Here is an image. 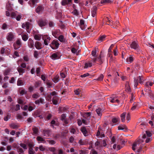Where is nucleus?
<instances>
[{"label": "nucleus", "mask_w": 154, "mask_h": 154, "mask_svg": "<svg viewBox=\"0 0 154 154\" xmlns=\"http://www.w3.org/2000/svg\"><path fill=\"white\" fill-rule=\"evenodd\" d=\"M142 139H139L133 144L132 149L134 151L136 150L137 152H140L142 147L141 143L143 142V139H146L145 142L146 143L149 142L152 140V133L149 131H146V133L143 135Z\"/></svg>", "instance_id": "nucleus-1"}, {"label": "nucleus", "mask_w": 154, "mask_h": 154, "mask_svg": "<svg viewBox=\"0 0 154 154\" xmlns=\"http://www.w3.org/2000/svg\"><path fill=\"white\" fill-rule=\"evenodd\" d=\"M6 8L7 10L5 12L6 15L7 17H10L11 16L12 18H16L18 13L17 11L13 12L11 14L10 13L13 10L12 5L8 3L7 4Z\"/></svg>", "instance_id": "nucleus-2"}, {"label": "nucleus", "mask_w": 154, "mask_h": 154, "mask_svg": "<svg viewBox=\"0 0 154 154\" xmlns=\"http://www.w3.org/2000/svg\"><path fill=\"white\" fill-rule=\"evenodd\" d=\"M121 96L122 98H124L125 96L124 94L122 93L121 95L120 94L114 95L110 98L108 99V100L112 103H119L120 100H122V99H121Z\"/></svg>", "instance_id": "nucleus-3"}, {"label": "nucleus", "mask_w": 154, "mask_h": 154, "mask_svg": "<svg viewBox=\"0 0 154 154\" xmlns=\"http://www.w3.org/2000/svg\"><path fill=\"white\" fill-rule=\"evenodd\" d=\"M90 3L92 4L94 2L93 0H89ZM97 2L95 4H97L99 6H101L103 5H104L106 3H110L112 2V0H94Z\"/></svg>", "instance_id": "nucleus-4"}, {"label": "nucleus", "mask_w": 154, "mask_h": 154, "mask_svg": "<svg viewBox=\"0 0 154 154\" xmlns=\"http://www.w3.org/2000/svg\"><path fill=\"white\" fill-rule=\"evenodd\" d=\"M130 47L131 48L134 49L137 51V54L139 53L141 51L140 46L137 42L135 41L132 42L130 45Z\"/></svg>", "instance_id": "nucleus-5"}, {"label": "nucleus", "mask_w": 154, "mask_h": 154, "mask_svg": "<svg viewBox=\"0 0 154 154\" xmlns=\"http://www.w3.org/2000/svg\"><path fill=\"white\" fill-rule=\"evenodd\" d=\"M42 38L44 40V43L45 45H48L50 42L51 38L47 35L42 36Z\"/></svg>", "instance_id": "nucleus-6"}, {"label": "nucleus", "mask_w": 154, "mask_h": 154, "mask_svg": "<svg viewBox=\"0 0 154 154\" xmlns=\"http://www.w3.org/2000/svg\"><path fill=\"white\" fill-rule=\"evenodd\" d=\"M59 45L58 41L57 40H54L51 44L50 45V47L53 49H55L57 48Z\"/></svg>", "instance_id": "nucleus-7"}, {"label": "nucleus", "mask_w": 154, "mask_h": 154, "mask_svg": "<svg viewBox=\"0 0 154 154\" xmlns=\"http://www.w3.org/2000/svg\"><path fill=\"white\" fill-rule=\"evenodd\" d=\"M139 82L140 83H142L143 82V81L141 79L140 76H139L137 78L134 79V87L136 88L138 85V82Z\"/></svg>", "instance_id": "nucleus-8"}, {"label": "nucleus", "mask_w": 154, "mask_h": 154, "mask_svg": "<svg viewBox=\"0 0 154 154\" xmlns=\"http://www.w3.org/2000/svg\"><path fill=\"white\" fill-rule=\"evenodd\" d=\"M61 56V54L60 53L56 52L52 54L51 57L53 60H57L59 59Z\"/></svg>", "instance_id": "nucleus-9"}, {"label": "nucleus", "mask_w": 154, "mask_h": 154, "mask_svg": "<svg viewBox=\"0 0 154 154\" xmlns=\"http://www.w3.org/2000/svg\"><path fill=\"white\" fill-rule=\"evenodd\" d=\"M14 34L12 32H10L7 34L6 38L8 41H11L14 39Z\"/></svg>", "instance_id": "nucleus-10"}, {"label": "nucleus", "mask_w": 154, "mask_h": 154, "mask_svg": "<svg viewBox=\"0 0 154 154\" xmlns=\"http://www.w3.org/2000/svg\"><path fill=\"white\" fill-rule=\"evenodd\" d=\"M30 23L29 22H25L23 24L22 27L24 29H26L27 32L29 33V28Z\"/></svg>", "instance_id": "nucleus-11"}, {"label": "nucleus", "mask_w": 154, "mask_h": 154, "mask_svg": "<svg viewBox=\"0 0 154 154\" xmlns=\"http://www.w3.org/2000/svg\"><path fill=\"white\" fill-rule=\"evenodd\" d=\"M21 43L20 39L17 40L16 42L14 44V48L15 49H17L21 46Z\"/></svg>", "instance_id": "nucleus-12"}, {"label": "nucleus", "mask_w": 154, "mask_h": 154, "mask_svg": "<svg viewBox=\"0 0 154 154\" xmlns=\"http://www.w3.org/2000/svg\"><path fill=\"white\" fill-rule=\"evenodd\" d=\"M10 52V49L7 48H2L1 50V53L2 54H8Z\"/></svg>", "instance_id": "nucleus-13"}, {"label": "nucleus", "mask_w": 154, "mask_h": 154, "mask_svg": "<svg viewBox=\"0 0 154 154\" xmlns=\"http://www.w3.org/2000/svg\"><path fill=\"white\" fill-rule=\"evenodd\" d=\"M97 9V7L96 6H94L92 9L91 12V16L93 17H96Z\"/></svg>", "instance_id": "nucleus-14"}, {"label": "nucleus", "mask_w": 154, "mask_h": 154, "mask_svg": "<svg viewBox=\"0 0 154 154\" xmlns=\"http://www.w3.org/2000/svg\"><path fill=\"white\" fill-rule=\"evenodd\" d=\"M153 83V82H152L148 81L146 82V83L145 84V91H146V89L147 90H148L149 89H150L149 88V86H151L152 85V84Z\"/></svg>", "instance_id": "nucleus-15"}, {"label": "nucleus", "mask_w": 154, "mask_h": 154, "mask_svg": "<svg viewBox=\"0 0 154 154\" xmlns=\"http://www.w3.org/2000/svg\"><path fill=\"white\" fill-rule=\"evenodd\" d=\"M96 112L98 117V118L100 119L102 116V113L103 112V110L100 108H98L96 109Z\"/></svg>", "instance_id": "nucleus-16"}, {"label": "nucleus", "mask_w": 154, "mask_h": 154, "mask_svg": "<svg viewBox=\"0 0 154 154\" xmlns=\"http://www.w3.org/2000/svg\"><path fill=\"white\" fill-rule=\"evenodd\" d=\"M146 92L147 93L149 96L152 99L154 100V92H152L150 89L147 90L146 89Z\"/></svg>", "instance_id": "nucleus-17"}, {"label": "nucleus", "mask_w": 154, "mask_h": 154, "mask_svg": "<svg viewBox=\"0 0 154 154\" xmlns=\"http://www.w3.org/2000/svg\"><path fill=\"white\" fill-rule=\"evenodd\" d=\"M38 2V0H30L28 3L31 7H33Z\"/></svg>", "instance_id": "nucleus-18"}, {"label": "nucleus", "mask_w": 154, "mask_h": 154, "mask_svg": "<svg viewBox=\"0 0 154 154\" xmlns=\"http://www.w3.org/2000/svg\"><path fill=\"white\" fill-rule=\"evenodd\" d=\"M38 23L39 26L42 27L45 26L47 24V22L46 20H40L38 22Z\"/></svg>", "instance_id": "nucleus-19"}, {"label": "nucleus", "mask_w": 154, "mask_h": 154, "mask_svg": "<svg viewBox=\"0 0 154 154\" xmlns=\"http://www.w3.org/2000/svg\"><path fill=\"white\" fill-rule=\"evenodd\" d=\"M103 60V57H101V55H100L98 57L95 58L94 60V62H98L100 64H101L102 63Z\"/></svg>", "instance_id": "nucleus-20"}, {"label": "nucleus", "mask_w": 154, "mask_h": 154, "mask_svg": "<svg viewBox=\"0 0 154 154\" xmlns=\"http://www.w3.org/2000/svg\"><path fill=\"white\" fill-rule=\"evenodd\" d=\"M140 106V103H134L133 104V106L131 108V110H135L137 109Z\"/></svg>", "instance_id": "nucleus-21"}, {"label": "nucleus", "mask_w": 154, "mask_h": 154, "mask_svg": "<svg viewBox=\"0 0 154 154\" xmlns=\"http://www.w3.org/2000/svg\"><path fill=\"white\" fill-rule=\"evenodd\" d=\"M34 44L33 41L31 38H29L28 41V45L30 48H32L33 47Z\"/></svg>", "instance_id": "nucleus-22"}, {"label": "nucleus", "mask_w": 154, "mask_h": 154, "mask_svg": "<svg viewBox=\"0 0 154 154\" xmlns=\"http://www.w3.org/2000/svg\"><path fill=\"white\" fill-rule=\"evenodd\" d=\"M44 7L42 6H39L36 8V12L39 14L41 12L44 10Z\"/></svg>", "instance_id": "nucleus-23"}, {"label": "nucleus", "mask_w": 154, "mask_h": 154, "mask_svg": "<svg viewBox=\"0 0 154 154\" xmlns=\"http://www.w3.org/2000/svg\"><path fill=\"white\" fill-rule=\"evenodd\" d=\"M59 100V98L57 96H54L53 97L52 102L54 105H57L58 104Z\"/></svg>", "instance_id": "nucleus-24"}, {"label": "nucleus", "mask_w": 154, "mask_h": 154, "mask_svg": "<svg viewBox=\"0 0 154 154\" xmlns=\"http://www.w3.org/2000/svg\"><path fill=\"white\" fill-rule=\"evenodd\" d=\"M125 88L126 91L128 93H130L131 91V89L129 83L127 82L125 85Z\"/></svg>", "instance_id": "nucleus-25"}, {"label": "nucleus", "mask_w": 154, "mask_h": 154, "mask_svg": "<svg viewBox=\"0 0 154 154\" xmlns=\"http://www.w3.org/2000/svg\"><path fill=\"white\" fill-rule=\"evenodd\" d=\"M36 139L37 140L38 142V143H45L46 142V141L44 140V139L42 137L40 136H38L36 138Z\"/></svg>", "instance_id": "nucleus-26"}, {"label": "nucleus", "mask_w": 154, "mask_h": 154, "mask_svg": "<svg viewBox=\"0 0 154 154\" xmlns=\"http://www.w3.org/2000/svg\"><path fill=\"white\" fill-rule=\"evenodd\" d=\"M118 129L119 130H122L126 131L127 129V127L125 125H121L118 127Z\"/></svg>", "instance_id": "nucleus-27"}, {"label": "nucleus", "mask_w": 154, "mask_h": 154, "mask_svg": "<svg viewBox=\"0 0 154 154\" xmlns=\"http://www.w3.org/2000/svg\"><path fill=\"white\" fill-rule=\"evenodd\" d=\"M35 45L36 48L38 49H40L42 48V44L39 42H36Z\"/></svg>", "instance_id": "nucleus-28"}, {"label": "nucleus", "mask_w": 154, "mask_h": 154, "mask_svg": "<svg viewBox=\"0 0 154 154\" xmlns=\"http://www.w3.org/2000/svg\"><path fill=\"white\" fill-rule=\"evenodd\" d=\"M29 154H34L35 152L33 149L32 147L33 146L32 144H30L29 145Z\"/></svg>", "instance_id": "nucleus-29"}, {"label": "nucleus", "mask_w": 154, "mask_h": 154, "mask_svg": "<svg viewBox=\"0 0 154 154\" xmlns=\"http://www.w3.org/2000/svg\"><path fill=\"white\" fill-rule=\"evenodd\" d=\"M92 65V63L91 62H88L86 63L85 64L84 68L87 69L91 67Z\"/></svg>", "instance_id": "nucleus-30"}, {"label": "nucleus", "mask_w": 154, "mask_h": 154, "mask_svg": "<svg viewBox=\"0 0 154 154\" xmlns=\"http://www.w3.org/2000/svg\"><path fill=\"white\" fill-rule=\"evenodd\" d=\"M134 59V57L132 55H130L129 58L127 59V62L128 63H131L133 61Z\"/></svg>", "instance_id": "nucleus-31"}, {"label": "nucleus", "mask_w": 154, "mask_h": 154, "mask_svg": "<svg viewBox=\"0 0 154 154\" xmlns=\"http://www.w3.org/2000/svg\"><path fill=\"white\" fill-rule=\"evenodd\" d=\"M42 35H43L39 34H35L34 36V38L35 40L39 41Z\"/></svg>", "instance_id": "nucleus-32"}, {"label": "nucleus", "mask_w": 154, "mask_h": 154, "mask_svg": "<svg viewBox=\"0 0 154 154\" xmlns=\"http://www.w3.org/2000/svg\"><path fill=\"white\" fill-rule=\"evenodd\" d=\"M85 23L84 21L83 20H81L80 21V22L79 24V25L82 30L84 29V26Z\"/></svg>", "instance_id": "nucleus-33"}, {"label": "nucleus", "mask_w": 154, "mask_h": 154, "mask_svg": "<svg viewBox=\"0 0 154 154\" xmlns=\"http://www.w3.org/2000/svg\"><path fill=\"white\" fill-rule=\"evenodd\" d=\"M21 36L23 40L24 41H26L28 38V35L26 34H23L21 35Z\"/></svg>", "instance_id": "nucleus-34"}, {"label": "nucleus", "mask_w": 154, "mask_h": 154, "mask_svg": "<svg viewBox=\"0 0 154 154\" xmlns=\"http://www.w3.org/2000/svg\"><path fill=\"white\" fill-rule=\"evenodd\" d=\"M121 120L122 122H124L125 120V118L126 117V113L125 112H123L121 115Z\"/></svg>", "instance_id": "nucleus-35"}, {"label": "nucleus", "mask_w": 154, "mask_h": 154, "mask_svg": "<svg viewBox=\"0 0 154 154\" xmlns=\"http://www.w3.org/2000/svg\"><path fill=\"white\" fill-rule=\"evenodd\" d=\"M81 131L85 136H86L88 135L87 131L85 128H82L81 129Z\"/></svg>", "instance_id": "nucleus-36"}, {"label": "nucleus", "mask_w": 154, "mask_h": 154, "mask_svg": "<svg viewBox=\"0 0 154 154\" xmlns=\"http://www.w3.org/2000/svg\"><path fill=\"white\" fill-rule=\"evenodd\" d=\"M11 69L8 68L6 69L5 71H4L3 72V74L4 75H7L9 74V73L11 72Z\"/></svg>", "instance_id": "nucleus-37"}, {"label": "nucleus", "mask_w": 154, "mask_h": 154, "mask_svg": "<svg viewBox=\"0 0 154 154\" xmlns=\"http://www.w3.org/2000/svg\"><path fill=\"white\" fill-rule=\"evenodd\" d=\"M66 116L65 114H63L61 116V119L62 121H63L66 124L68 123L67 120L66 119Z\"/></svg>", "instance_id": "nucleus-38"}, {"label": "nucleus", "mask_w": 154, "mask_h": 154, "mask_svg": "<svg viewBox=\"0 0 154 154\" xmlns=\"http://www.w3.org/2000/svg\"><path fill=\"white\" fill-rule=\"evenodd\" d=\"M70 143H72V145L75 146L76 145V143L74 141V138L72 136H71L69 139Z\"/></svg>", "instance_id": "nucleus-39"}, {"label": "nucleus", "mask_w": 154, "mask_h": 154, "mask_svg": "<svg viewBox=\"0 0 154 154\" xmlns=\"http://www.w3.org/2000/svg\"><path fill=\"white\" fill-rule=\"evenodd\" d=\"M96 136L97 137L100 138L104 137L105 136L104 134L102 133L100 134V132L98 131L97 133Z\"/></svg>", "instance_id": "nucleus-40"}, {"label": "nucleus", "mask_w": 154, "mask_h": 154, "mask_svg": "<svg viewBox=\"0 0 154 154\" xmlns=\"http://www.w3.org/2000/svg\"><path fill=\"white\" fill-rule=\"evenodd\" d=\"M17 70L20 75H22V74L25 72V70L24 69L20 67L18 68Z\"/></svg>", "instance_id": "nucleus-41"}, {"label": "nucleus", "mask_w": 154, "mask_h": 154, "mask_svg": "<svg viewBox=\"0 0 154 154\" xmlns=\"http://www.w3.org/2000/svg\"><path fill=\"white\" fill-rule=\"evenodd\" d=\"M95 145L96 148L98 149H100L102 147L100 143L98 141H97L95 143Z\"/></svg>", "instance_id": "nucleus-42"}, {"label": "nucleus", "mask_w": 154, "mask_h": 154, "mask_svg": "<svg viewBox=\"0 0 154 154\" xmlns=\"http://www.w3.org/2000/svg\"><path fill=\"white\" fill-rule=\"evenodd\" d=\"M50 133V131L49 130H45L43 131V135L45 136H48Z\"/></svg>", "instance_id": "nucleus-43"}, {"label": "nucleus", "mask_w": 154, "mask_h": 154, "mask_svg": "<svg viewBox=\"0 0 154 154\" xmlns=\"http://www.w3.org/2000/svg\"><path fill=\"white\" fill-rule=\"evenodd\" d=\"M72 0H63L62 2V5H63L68 4L71 2Z\"/></svg>", "instance_id": "nucleus-44"}, {"label": "nucleus", "mask_w": 154, "mask_h": 154, "mask_svg": "<svg viewBox=\"0 0 154 154\" xmlns=\"http://www.w3.org/2000/svg\"><path fill=\"white\" fill-rule=\"evenodd\" d=\"M22 17V15L20 13L17 14V16L16 17V19L17 21H20Z\"/></svg>", "instance_id": "nucleus-45"}, {"label": "nucleus", "mask_w": 154, "mask_h": 154, "mask_svg": "<svg viewBox=\"0 0 154 154\" xmlns=\"http://www.w3.org/2000/svg\"><path fill=\"white\" fill-rule=\"evenodd\" d=\"M59 40L61 42H65V39L64 38L63 35H60L58 38Z\"/></svg>", "instance_id": "nucleus-46"}, {"label": "nucleus", "mask_w": 154, "mask_h": 154, "mask_svg": "<svg viewBox=\"0 0 154 154\" xmlns=\"http://www.w3.org/2000/svg\"><path fill=\"white\" fill-rule=\"evenodd\" d=\"M59 81V76L58 75H56L53 79V81L55 83L58 82Z\"/></svg>", "instance_id": "nucleus-47"}, {"label": "nucleus", "mask_w": 154, "mask_h": 154, "mask_svg": "<svg viewBox=\"0 0 154 154\" xmlns=\"http://www.w3.org/2000/svg\"><path fill=\"white\" fill-rule=\"evenodd\" d=\"M86 140H80L79 141V143L80 145H83L86 144Z\"/></svg>", "instance_id": "nucleus-48"}, {"label": "nucleus", "mask_w": 154, "mask_h": 154, "mask_svg": "<svg viewBox=\"0 0 154 154\" xmlns=\"http://www.w3.org/2000/svg\"><path fill=\"white\" fill-rule=\"evenodd\" d=\"M50 151L53 152L54 154H57V153L56 152V149L54 147H51L49 148Z\"/></svg>", "instance_id": "nucleus-49"}, {"label": "nucleus", "mask_w": 154, "mask_h": 154, "mask_svg": "<svg viewBox=\"0 0 154 154\" xmlns=\"http://www.w3.org/2000/svg\"><path fill=\"white\" fill-rule=\"evenodd\" d=\"M23 85V82L22 80L18 79L17 82V85L18 86H21Z\"/></svg>", "instance_id": "nucleus-50"}, {"label": "nucleus", "mask_w": 154, "mask_h": 154, "mask_svg": "<svg viewBox=\"0 0 154 154\" xmlns=\"http://www.w3.org/2000/svg\"><path fill=\"white\" fill-rule=\"evenodd\" d=\"M18 103L21 104H25V102H24L21 99L19 98L17 100Z\"/></svg>", "instance_id": "nucleus-51"}, {"label": "nucleus", "mask_w": 154, "mask_h": 154, "mask_svg": "<svg viewBox=\"0 0 154 154\" xmlns=\"http://www.w3.org/2000/svg\"><path fill=\"white\" fill-rule=\"evenodd\" d=\"M106 37V36L104 35H103L100 36L99 39V41L100 42L104 40Z\"/></svg>", "instance_id": "nucleus-52"}, {"label": "nucleus", "mask_w": 154, "mask_h": 154, "mask_svg": "<svg viewBox=\"0 0 154 154\" xmlns=\"http://www.w3.org/2000/svg\"><path fill=\"white\" fill-rule=\"evenodd\" d=\"M91 114L90 112H86L85 115V117H87V119H89L90 118Z\"/></svg>", "instance_id": "nucleus-53"}, {"label": "nucleus", "mask_w": 154, "mask_h": 154, "mask_svg": "<svg viewBox=\"0 0 154 154\" xmlns=\"http://www.w3.org/2000/svg\"><path fill=\"white\" fill-rule=\"evenodd\" d=\"M39 148L40 150L42 151H44L46 149L45 147L42 145H40L39 147Z\"/></svg>", "instance_id": "nucleus-54"}, {"label": "nucleus", "mask_w": 154, "mask_h": 154, "mask_svg": "<svg viewBox=\"0 0 154 154\" xmlns=\"http://www.w3.org/2000/svg\"><path fill=\"white\" fill-rule=\"evenodd\" d=\"M11 114H8L7 116L5 117L4 118V120L5 121H7L8 120V119H10L11 117Z\"/></svg>", "instance_id": "nucleus-55"}, {"label": "nucleus", "mask_w": 154, "mask_h": 154, "mask_svg": "<svg viewBox=\"0 0 154 154\" xmlns=\"http://www.w3.org/2000/svg\"><path fill=\"white\" fill-rule=\"evenodd\" d=\"M33 133L34 135H36L38 134V130L36 128H33Z\"/></svg>", "instance_id": "nucleus-56"}, {"label": "nucleus", "mask_w": 154, "mask_h": 154, "mask_svg": "<svg viewBox=\"0 0 154 154\" xmlns=\"http://www.w3.org/2000/svg\"><path fill=\"white\" fill-rule=\"evenodd\" d=\"M10 127L12 129H16L18 128V126L14 124H11Z\"/></svg>", "instance_id": "nucleus-57"}, {"label": "nucleus", "mask_w": 154, "mask_h": 154, "mask_svg": "<svg viewBox=\"0 0 154 154\" xmlns=\"http://www.w3.org/2000/svg\"><path fill=\"white\" fill-rule=\"evenodd\" d=\"M104 77L103 75L102 74H101L99 76L98 78L97 79V80H98V81H102L103 80V78Z\"/></svg>", "instance_id": "nucleus-58"}, {"label": "nucleus", "mask_w": 154, "mask_h": 154, "mask_svg": "<svg viewBox=\"0 0 154 154\" xmlns=\"http://www.w3.org/2000/svg\"><path fill=\"white\" fill-rule=\"evenodd\" d=\"M71 51L72 52L73 54H78V53H77V50L74 48H72L71 50Z\"/></svg>", "instance_id": "nucleus-59"}, {"label": "nucleus", "mask_w": 154, "mask_h": 154, "mask_svg": "<svg viewBox=\"0 0 154 154\" xmlns=\"http://www.w3.org/2000/svg\"><path fill=\"white\" fill-rule=\"evenodd\" d=\"M126 119L127 120V122H128L131 119L129 113H128L126 115Z\"/></svg>", "instance_id": "nucleus-60"}, {"label": "nucleus", "mask_w": 154, "mask_h": 154, "mask_svg": "<svg viewBox=\"0 0 154 154\" xmlns=\"http://www.w3.org/2000/svg\"><path fill=\"white\" fill-rule=\"evenodd\" d=\"M39 96H40L38 94H34L32 96L33 98L35 99L39 97Z\"/></svg>", "instance_id": "nucleus-61"}, {"label": "nucleus", "mask_w": 154, "mask_h": 154, "mask_svg": "<svg viewBox=\"0 0 154 154\" xmlns=\"http://www.w3.org/2000/svg\"><path fill=\"white\" fill-rule=\"evenodd\" d=\"M80 92L81 91L79 89H77L74 91V92L75 94L77 95H79L80 94Z\"/></svg>", "instance_id": "nucleus-62"}, {"label": "nucleus", "mask_w": 154, "mask_h": 154, "mask_svg": "<svg viewBox=\"0 0 154 154\" xmlns=\"http://www.w3.org/2000/svg\"><path fill=\"white\" fill-rule=\"evenodd\" d=\"M26 93V91L24 89L20 91V93L21 95L25 94Z\"/></svg>", "instance_id": "nucleus-63"}, {"label": "nucleus", "mask_w": 154, "mask_h": 154, "mask_svg": "<svg viewBox=\"0 0 154 154\" xmlns=\"http://www.w3.org/2000/svg\"><path fill=\"white\" fill-rule=\"evenodd\" d=\"M47 141L50 144L54 145L55 143V141L53 140H48Z\"/></svg>", "instance_id": "nucleus-64"}]
</instances>
